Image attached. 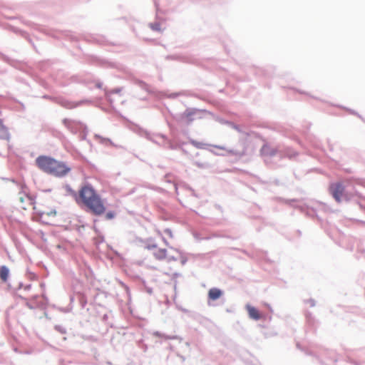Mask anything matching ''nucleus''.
<instances>
[{
    "instance_id": "nucleus-1",
    "label": "nucleus",
    "mask_w": 365,
    "mask_h": 365,
    "mask_svg": "<svg viewBox=\"0 0 365 365\" xmlns=\"http://www.w3.org/2000/svg\"><path fill=\"white\" fill-rule=\"evenodd\" d=\"M76 201L81 202L96 215H101L106 211V207L100 195L88 184L82 186L79 190Z\"/></svg>"
},
{
    "instance_id": "nucleus-2",
    "label": "nucleus",
    "mask_w": 365,
    "mask_h": 365,
    "mask_svg": "<svg viewBox=\"0 0 365 365\" xmlns=\"http://www.w3.org/2000/svg\"><path fill=\"white\" fill-rule=\"evenodd\" d=\"M19 200L22 205V208L26 210L27 206H33V209L36 210V213L39 217V220L45 224H49L48 218L56 216V211H41L37 210L36 207L34 205V198L29 195V189L25 185H21V191L19 192Z\"/></svg>"
},
{
    "instance_id": "nucleus-3",
    "label": "nucleus",
    "mask_w": 365,
    "mask_h": 365,
    "mask_svg": "<svg viewBox=\"0 0 365 365\" xmlns=\"http://www.w3.org/2000/svg\"><path fill=\"white\" fill-rule=\"evenodd\" d=\"M36 163L41 170L55 176H63L70 170L63 163L47 156L38 157Z\"/></svg>"
},
{
    "instance_id": "nucleus-4",
    "label": "nucleus",
    "mask_w": 365,
    "mask_h": 365,
    "mask_svg": "<svg viewBox=\"0 0 365 365\" xmlns=\"http://www.w3.org/2000/svg\"><path fill=\"white\" fill-rule=\"evenodd\" d=\"M329 191L337 202H341L344 192V186L341 182L332 183L329 187Z\"/></svg>"
},
{
    "instance_id": "nucleus-5",
    "label": "nucleus",
    "mask_w": 365,
    "mask_h": 365,
    "mask_svg": "<svg viewBox=\"0 0 365 365\" xmlns=\"http://www.w3.org/2000/svg\"><path fill=\"white\" fill-rule=\"evenodd\" d=\"M246 310L247 311L249 317L254 320H259L263 318V315L259 310L250 304L246 305Z\"/></svg>"
},
{
    "instance_id": "nucleus-6",
    "label": "nucleus",
    "mask_w": 365,
    "mask_h": 365,
    "mask_svg": "<svg viewBox=\"0 0 365 365\" xmlns=\"http://www.w3.org/2000/svg\"><path fill=\"white\" fill-rule=\"evenodd\" d=\"M222 292L219 289L212 288L209 290L208 297L212 300H216L222 296Z\"/></svg>"
},
{
    "instance_id": "nucleus-7",
    "label": "nucleus",
    "mask_w": 365,
    "mask_h": 365,
    "mask_svg": "<svg viewBox=\"0 0 365 365\" xmlns=\"http://www.w3.org/2000/svg\"><path fill=\"white\" fill-rule=\"evenodd\" d=\"M9 269L6 266L0 267V278L3 282H6L9 277Z\"/></svg>"
},
{
    "instance_id": "nucleus-8",
    "label": "nucleus",
    "mask_w": 365,
    "mask_h": 365,
    "mask_svg": "<svg viewBox=\"0 0 365 365\" xmlns=\"http://www.w3.org/2000/svg\"><path fill=\"white\" fill-rule=\"evenodd\" d=\"M153 254L155 257L158 259H163L167 257L166 250L163 249L155 250Z\"/></svg>"
},
{
    "instance_id": "nucleus-9",
    "label": "nucleus",
    "mask_w": 365,
    "mask_h": 365,
    "mask_svg": "<svg viewBox=\"0 0 365 365\" xmlns=\"http://www.w3.org/2000/svg\"><path fill=\"white\" fill-rule=\"evenodd\" d=\"M61 105L68 109H72L77 107L79 103L65 101L61 102Z\"/></svg>"
},
{
    "instance_id": "nucleus-10",
    "label": "nucleus",
    "mask_w": 365,
    "mask_h": 365,
    "mask_svg": "<svg viewBox=\"0 0 365 365\" xmlns=\"http://www.w3.org/2000/svg\"><path fill=\"white\" fill-rule=\"evenodd\" d=\"M195 115V113L194 112H191V113H187L185 114V118H186V121L187 123H190L191 122L192 120H193L195 118H193V116Z\"/></svg>"
},
{
    "instance_id": "nucleus-11",
    "label": "nucleus",
    "mask_w": 365,
    "mask_h": 365,
    "mask_svg": "<svg viewBox=\"0 0 365 365\" xmlns=\"http://www.w3.org/2000/svg\"><path fill=\"white\" fill-rule=\"evenodd\" d=\"M115 216V213L113 211H109L106 214V220H112Z\"/></svg>"
},
{
    "instance_id": "nucleus-12",
    "label": "nucleus",
    "mask_w": 365,
    "mask_h": 365,
    "mask_svg": "<svg viewBox=\"0 0 365 365\" xmlns=\"http://www.w3.org/2000/svg\"><path fill=\"white\" fill-rule=\"evenodd\" d=\"M215 147H216V148H220V149L225 150V148H222V147H219V146H215Z\"/></svg>"
},
{
    "instance_id": "nucleus-13",
    "label": "nucleus",
    "mask_w": 365,
    "mask_h": 365,
    "mask_svg": "<svg viewBox=\"0 0 365 365\" xmlns=\"http://www.w3.org/2000/svg\"><path fill=\"white\" fill-rule=\"evenodd\" d=\"M168 339H175V337H168Z\"/></svg>"
},
{
    "instance_id": "nucleus-14",
    "label": "nucleus",
    "mask_w": 365,
    "mask_h": 365,
    "mask_svg": "<svg viewBox=\"0 0 365 365\" xmlns=\"http://www.w3.org/2000/svg\"><path fill=\"white\" fill-rule=\"evenodd\" d=\"M228 153H232V152L231 150H228Z\"/></svg>"
}]
</instances>
